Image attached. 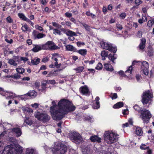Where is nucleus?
I'll list each match as a JSON object with an SVG mask.
<instances>
[{
    "instance_id": "obj_7",
    "label": "nucleus",
    "mask_w": 154,
    "mask_h": 154,
    "mask_svg": "<svg viewBox=\"0 0 154 154\" xmlns=\"http://www.w3.org/2000/svg\"><path fill=\"white\" fill-rule=\"evenodd\" d=\"M140 113V117L141 118L143 122L148 123L152 117V115L150 112L148 110L144 109L141 111Z\"/></svg>"
},
{
    "instance_id": "obj_25",
    "label": "nucleus",
    "mask_w": 154,
    "mask_h": 154,
    "mask_svg": "<svg viewBox=\"0 0 154 154\" xmlns=\"http://www.w3.org/2000/svg\"><path fill=\"white\" fill-rule=\"evenodd\" d=\"M149 68V65L148 63L146 61H143L142 63V65L141 66V69L144 68L148 69Z\"/></svg>"
},
{
    "instance_id": "obj_24",
    "label": "nucleus",
    "mask_w": 154,
    "mask_h": 154,
    "mask_svg": "<svg viewBox=\"0 0 154 154\" xmlns=\"http://www.w3.org/2000/svg\"><path fill=\"white\" fill-rule=\"evenodd\" d=\"M136 134L138 136H141L143 134V131L141 128L140 127H138L136 129Z\"/></svg>"
},
{
    "instance_id": "obj_18",
    "label": "nucleus",
    "mask_w": 154,
    "mask_h": 154,
    "mask_svg": "<svg viewBox=\"0 0 154 154\" xmlns=\"http://www.w3.org/2000/svg\"><path fill=\"white\" fill-rule=\"evenodd\" d=\"M154 51L152 48L151 46H149L147 48V55L150 57L153 56Z\"/></svg>"
},
{
    "instance_id": "obj_47",
    "label": "nucleus",
    "mask_w": 154,
    "mask_h": 154,
    "mask_svg": "<svg viewBox=\"0 0 154 154\" xmlns=\"http://www.w3.org/2000/svg\"><path fill=\"white\" fill-rule=\"evenodd\" d=\"M58 54L57 53H54V54H53V56L51 58V59L52 60H54V61H55V62H57L58 61V59H57V58L55 57V56L57 55Z\"/></svg>"
},
{
    "instance_id": "obj_43",
    "label": "nucleus",
    "mask_w": 154,
    "mask_h": 154,
    "mask_svg": "<svg viewBox=\"0 0 154 154\" xmlns=\"http://www.w3.org/2000/svg\"><path fill=\"white\" fill-rule=\"evenodd\" d=\"M61 70V69H57L56 70L54 71H53V74L52 75V76H57L58 75V73H57V72H58V71H60Z\"/></svg>"
},
{
    "instance_id": "obj_64",
    "label": "nucleus",
    "mask_w": 154,
    "mask_h": 154,
    "mask_svg": "<svg viewBox=\"0 0 154 154\" xmlns=\"http://www.w3.org/2000/svg\"><path fill=\"white\" fill-rule=\"evenodd\" d=\"M142 2L140 0H135V4L137 5H139L142 3Z\"/></svg>"
},
{
    "instance_id": "obj_19",
    "label": "nucleus",
    "mask_w": 154,
    "mask_h": 154,
    "mask_svg": "<svg viewBox=\"0 0 154 154\" xmlns=\"http://www.w3.org/2000/svg\"><path fill=\"white\" fill-rule=\"evenodd\" d=\"M40 62V59L35 57L33 59L31 60V63L33 65H37Z\"/></svg>"
},
{
    "instance_id": "obj_20",
    "label": "nucleus",
    "mask_w": 154,
    "mask_h": 154,
    "mask_svg": "<svg viewBox=\"0 0 154 154\" xmlns=\"http://www.w3.org/2000/svg\"><path fill=\"white\" fill-rule=\"evenodd\" d=\"M27 95L31 97L34 98L37 95V93L34 90L30 91L27 93Z\"/></svg>"
},
{
    "instance_id": "obj_27",
    "label": "nucleus",
    "mask_w": 154,
    "mask_h": 154,
    "mask_svg": "<svg viewBox=\"0 0 154 154\" xmlns=\"http://www.w3.org/2000/svg\"><path fill=\"white\" fill-rule=\"evenodd\" d=\"M16 70L18 73L21 74H22L25 71L24 69L22 67L17 68Z\"/></svg>"
},
{
    "instance_id": "obj_54",
    "label": "nucleus",
    "mask_w": 154,
    "mask_h": 154,
    "mask_svg": "<svg viewBox=\"0 0 154 154\" xmlns=\"http://www.w3.org/2000/svg\"><path fill=\"white\" fill-rule=\"evenodd\" d=\"M45 82H46V83H42L41 85L42 88V89H44V90L46 88V86L47 85L46 84L47 83H48V82H47L46 81Z\"/></svg>"
},
{
    "instance_id": "obj_42",
    "label": "nucleus",
    "mask_w": 154,
    "mask_h": 154,
    "mask_svg": "<svg viewBox=\"0 0 154 154\" xmlns=\"http://www.w3.org/2000/svg\"><path fill=\"white\" fill-rule=\"evenodd\" d=\"M6 20L8 23H12L13 22V20L10 16H8L6 18Z\"/></svg>"
},
{
    "instance_id": "obj_34",
    "label": "nucleus",
    "mask_w": 154,
    "mask_h": 154,
    "mask_svg": "<svg viewBox=\"0 0 154 154\" xmlns=\"http://www.w3.org/2000/svg\"><path fill=\"white\" fill-rule=\"evenodd\" d=\"M6 93H8L9 94H12V95H10L8 97V98L9 99H13L15 97V94H13V93L12 92L9 91H6Z\"/></svg>"
},
{
    "instance_id": "obj_53",
    "label": "nucleus",
    "mask_w": 154,
    "mask_h": 154,
    "mask_svg": "<svg viewBox=\"0 0 154 154\" xmlns=\"http://www.w3.org/2000/svg\"><path fill=\"white\" fill-rule=\"evenodd\" d=\"M46 81L48 83H49L52 85H54L56 83L55 80L54 79L50 80L48 81Z\"/></svg>"
},
{
    "instance_id": "obj_46",
    "label": "nucleus",
    "mask_w": 154,
    "mask_h": 154,
    "mask_svg": "<svg viewBox=\"0 0 154 154\" xmlns=\"http://www.w3.org/2000/svg\"><path fill=\"white\" fill-rule=\"evenodd\" d=\"M65 16L66 17H67L68 18H70L72 17V14L71 13L66 12L64 14Z\"/></svg>"
},
{
    "instance_id": "obj_57",
    "label": "nucleus",
    "mask_w": 154,
    "mask_h": 154,
    "mask_svg": "<svg viewBox=\"0 0 154 154\" xmlns=\"http://www.w3.org/2000/svg\"><path fill=\"white\" fill-rule=\"evenodd\" d=\"M49 60V59L48 58V57H44V58L42 60V62H43V63H46L47 62H48V61Z\"/></svg>"
},
{
    "instance_id": "obj_35",
    "label": "nucleus",
    "mask_w": 154,
    "mask_h": 154,
    "mask_svg": "<svg viewBox=\"0 0 154 154\" xmlns=\"http://www.w3.org/2000/svg\"><path fill=\"white\" fill-rule=\"evenodd\" d=\"M101 56L102 57V59L103 60H105L106 59V51L104 50L101 52Z\"/></svg>"
},
{
    "instance_id": "obj_1",
    "label": "nucleus",
    "mask_w": 154,
    "mask_h": 154,
    "mask_svg": "<svg viewBox=\"0 0 154 154\" xmlns=\"http://www.w3.org/2000/svg\"><path fill=\"white\" fill-rule=\"evenodd\" d=\"M57 106L58 110L50 111L53 119L56 121L61 120L69 112L74 111L76 109L72 101L68 99H62L58 102Z\"/></svg>"
},
{
    "instance_id": "obj_6",
    "label": "nucleus",
    "mask_w": 154,
    "mask_h": 154,
    "mask_svg": "<svg viewBox=\"0 0 154 154\" xmlns=\"http://www.w3.org/2000/svg\"><path fill=\"white\" fill-rule=\"evenodd\" d=\"M35 116L38 120L44 123L48 122L51 119L50 116L45 113L38 112L35 115Z\"/></svg>"
},
{
    "instance_id": "obj_40",
    "label": "nucleus",
    "mask_w": 154,
    "mask_h": 154,
    "mask_svg": "<svg viewBox=\"0 0 154 154\" xmlns=\"http://www.w3.org/2000/svg\"><path fill=\"white\" fill-rule=\"evenodd\" d=\"M28 27L27 25L26 24L23 26H22L21 28V29L23 30V31L25 32L28 30Z\"/></svg>"
},
{
    "instance_id": "obj_59",
    "label": "nucleus",
    "mask_w": 154,
    "mask_h": 154,
    "mask_svg": "<svg viewBox=\"0 0 154 154\" xmlns=\"http://www.w3.org/2000/svg\"><path fill=\"white\" fill-rule=\"evenodd\" d=\"M85 44L84 42H77V45L78 47H80L81 45H85Z\"/></svg>"
},
{
    "instance_id": "obj_55",
    "label": "nucleus",
    "mask_w": 154,
    "mask_h": 154,
    "mask_svg": "<svg viewBox=\"0 0 154 154\" xmlns=\"http://www.w3.org/2000/svg\"><path fill=\"white\" fill-rule=\"evenodd\" d=\"M88 70L89 71L88 73V74H90L91 73L94 74L95 72L94 69H88Z\"/></svg>"
},
{
    "instance_id": "obj_15",
    "label": "nucleus",
    "mask_w": 154,
    "mask_h": 154,
    "mask_svg": "<svg viewBox=\"0 0 154 154\" xmlns=\"http://www.w3.org/2000/svg\"><path fill=\"white\" fill-rule=\"evenodd\" d=\"M90 140L92 142L100 143L101 142L100 138L96 135L91 136L90 138Z\"/></svg>"
},
{
    "instance_id": "obj_30",
    "label": "nucleus",
    "mask_w": 154,
    "mask_h": 154,
    "mask_svg": "<svg viewBox=\"0 0 154 154\" xmlns=\"http://www.w3.org/2000/svg\"><path fill=\"white\" fill-rule=\"evenodd\" d=\"M113 70L112 66L110 64L106 63V70L112 72Z\"/></svg>"
},
{
    "instance_id": "obj_14",
    "label": "nucleus",
    "mask_w": 154,
    "mask_h": 154,
    "mask_svg": "<svg viewBox=\"0 0 154 154\" xmlns=\"http://www.w3.org/2000/svg\"><path fill=\"white\" fill-rule=\"evenodd\" d=\"M100 98L99 97H96L95 99L96 102L93 105L92 107L93 109H97L100 107L99 100Z\"/></svg>"
},
{
    "instance_id": "obj_51",
    "label": "nucleus",
    "mask_w": 154,
    "mask_h": 154,
    "mask_svg": "<svg viewBox=\"0 0 154 154\" xmlns=\"http://www.w3.org/2000/svg\"><path fill=\"white\" fill-rule=\"evenodd\" d=\"M148 69L144 68L143 69H141L143 71L144 74L145 75H148L149 73V72L148 70Z\"/></svg>"
},
{
    "instance_id": "obj_16",
    "label": "nucleus",
    "mask_w": 154,
    "mask_h": 154,
    "mask_svg": "<svg viewBox=\"0 0 154 154\" xmlns=\"http://www.w3.org/2000/svg\"><path fill=\"white\" fill-rule=\"evenodd\" d=\"M140 41L141 42L139 45V47L140 49L143 50L145 48L146 40L145 38H142L140 40Z\"/></svg>"
},
{
    "instance_id": "obj_41",
    "label": "nucleus",
    "mask_w": 154,
    "mask_h": 154,
    "mask_svg": "<svg viewBox=\"0 0 154 154\" xmlns=\"http://www.w3.org/2000/svg\"><path fill=\"white\" fill-rule=\"evenodd\" d=\"M140 148L141 149L145 150L146 149H149V146H146V145L145 144H142L140 146Z\"/></svg>"
},
{
    "instance_id": "obj_29",
    "label": "nucleus",
    "mask_w": 154,
    "mask_h": 154,
    "mask_svg": "<svg viewBox=\"0 0 154 154\" xmlns=\"http://www.w3.org/2000/svg\"><path fill=\"white\" fill-rule=\"evenodd\" d=\"M8 63L9 64L11 65H13L14 66H16L17 65V63H15V61L13 59H9Z\"/></svg>"
},
{
    "instance_id": "obj_58",
    "label": "nucleus",
    "mask_w": 154,
    "mask_h": 154,
    "mask_svg": "<svg viewBox=\"0 0 154 154\" xmlns=\"http://www.w3.org/2000/svg\"><path fill=\"white\" fill-rule=\"evenodd\" d=\"M120 17L122 19H123L125 18L126 16V14L125 13H122L120 15Z\"/></svg>"
},
{
    "instance_id": "obj_17",
    "label": "nucleus",
    "mask_w": 154,
    "mask_h": 154,
    "mask_svg": "<svg viewBox=\"0 0 154 154\" xmlns=\"http://www.w3.org/2000/svg\"><path fill=\"white\" fill-rule=\"evenodd\" d=\"M66 50L68 51L74 52L77 51V49L71 45H66Z\"/></svg>"
},
{
    "instance_id": "obj_23",
    "label": "nucleus",
    "mask_w": 154,
    "mask_h": 154,
    "mask_svg": "<svg viewBox=\"0 0 154 154\" xmlns=\"http://www.w3.org/2000/svg\"><path fill=\"white\" fill-rule=\"evenodd\" d=\"M124 106V104L123 102H119L115 104L113 106V108L114 109H118L123 107Z\"/></svg>"
},
{
    "instance_id": "obj_52",
    "label": "nucleus",
    "mask_w": 154,
    "mask_h": 154,
    "mask_svg": "<svg viewBox=\"0 0 154 154\" xmlns=\"http://www.w3.org/2000/svg\"><path fill=\"white\" fill-rule=\"evenodd\" d=\"M132 69V67L131 66L129 67L128 69L125 71V73H128L129 74H131V70Z\"/></svg>"
},
{
    "instance_id": "obj_22",
    "label": "nucleus",
    "mask_w": 154,
    "mask_h": 154,
    "mask_svg": "<svg viewBox=\"0 0 154 154\" xmlns=\"http://www.w3.org/2000/svg\"><path fill=\"white\" fill-rule=\"evenodd\" d=\"M18 15L19 17L23 20L27 22L29 19L26 17L22 13H19Z\"/></svg>"
},
{
    "instance_id": "obj_38",
    "label": "nucleus",
    "mask_w": 154,
    "mask_h": 154,
    "mask_svg": "<svg viewBox=\"0 0 154 154\" xmlns=\"http://www.w3.org/2000/svg\"><path fill=\"white\" fill-rule=\"evenodd\" d=\"M31 121L29 119V117H26L24 120V122L27 125H31Z\"/></svg>"
},
{
    "instance_id": "obj_48",
    "label": "nucleus",
    "mask_w": 154,
    "mask_h": 154,
    "mask_svg": "<svg viewBox=\"0 0 154 154\" xmlns=\"http://www.w3.org/2000/svg\"><path fill=\"white\" fill-rule=\"evenodd\" d=\"M83 26L85 27V29L87 31H90V28L89 26L86 24H82Z\"/></svg>"
},
{
    "instance_id": "obj_3",
    "label": "nucleus",
    "mask_w": 154,
    "mask_h": 154,
    "mask_svg": "<svg viewBox=\"0 0 154 154\" xmlns=\"http://www.w3.org/2000/svg\"><path fill=\"white\" fill-rule=\"evenodd\" d=\"M22 152V147L20 145L16 148L8 145L4 148L2 154H20Z\"/></svg>"
},
{
    "instance_id": "obj_61",
    "label": "nucleus",
    "mask_w": 154,
    "mask_h": 154,
    "mask_svg": "<svg viewBox=\"0 0 154 154\" xmlns=\"http://www.w3.org/2000/svg\"><path fill=\"white\" fill-rule=\"evenodd\" d=\"M116 26L118 29L119 30H122V25L119 23L116 24Z\"/></svg>"
},
{
    "instance_id": "obj_36",
    "label": "nucleus",
    "mask_w": 154,
    "mask_h": 154,
    "mask_svg": "<svg viewBox=\"0 0 154 154\" xmlns=\"http://www.w3.org/2000/svg\"><path fill=\"white\" fill-rule=\"evenodd\" d=\"M14 59L18 63H20L21 62V57L18 56H14Z\"/></svg>"
},
{
    "instance_id": "obj_44",
    "label": "nucleus",
    "mask_w": 154,
    "mask_h": 154,
    "mask_svg": "<svg viewBox=\"0 0 154 154\" xmlns=\"http://www.w3.org/2000/svg\"><path fill=\"white\" fill-rule=\"evenodd\" d=\"M73 31L70 30H68L67 31L66 33V34L67 36H72L73 35Z\"/></svg>"
},
{
    "instance_id": "obj_9",
    "label": "nucleus",
    "mask_w": 154,
    "mask_h": 154,
    "mask_svg": "<svg viewBox=\"0 0 154 154\" xmlns=\"http://www.w3.org/2000/svg\"><path fill=\"white\" fill-rule=\"evenodd\" d=\"M67 150V147L65 145L61 144L60 146L54 148V154H65Z\"/></svg>"
},
{
    "instance_id": "obj_37",
    "label": "nucleus",
    "mask_w": 154,
    "mask_h": 154,
    "mask_svg": "<svg viewBox=\"0 0 154 154\" xmlns=\"http://www.w3.org/2000/svg\"><path fill=\"white\" fill-rule=\"evenodd\" d=\"M103 67V65L101 63H99L97 65V66L95 67V69H96L100 70L102 69Z\"/></svg>"
},
{
    "instance_id": "obj_33",
    "label": "nucleus",
    "mask_w": 154,
    "mask_h": 154,
    "mask_svg": "<svg viewBox=\"0 0 154 154\" xmlns=\"http://www.w3.org/2000/svg\"><path fill=\"white\" fill-rule=\"evenodd\" d=\"M54 32L53 34L55 35L58 34L59 35H61L62 34V33L60 30L57 29H53Z\"/></svg>"
},
{
    "instance_id": "obj_45",
    "label": "nucleus",
    "mask_w": 154,
    "mask_h": 154,
    "mask_svg": "<svg viewBox=\"0 0 154 154\" xmlns=\"http://www.w3.org/2000/svg\"><path fill=\"white\" fill-rule=\"evenodd\" d=\"M142 35V33L141 31L140 30L138 31L137 33L136 36L139 38L141 37Z\"/></svg>"
},
{
    "instance_id": "obj_63",
    "label": "nucleus",
    "mask_w": 154,
    "mask_h": 154,
    "mask_svg": "<svg viewBox=\"0 0 154 154\" xmlns=\"http://www.w3.org/2000/svg\"><path fill=\"white\" fill-rule=\"evenodd\" d=\"M40 83L38 81H36L35 83V85L36 88H38L40 86Z\"/></svg>"
},
{
    "instance_id": "obj_4",
    "label": "nucleus",
    "mask_w": 154,
    "mask_h": 154,
    "mask_svg": "<svg viewBox=\"0 0 154 154\" xmlns=\"http://www.w3.org/2000/svg\"><path fill=\"white\" fill-rule=\"evenodd\" d=\"M106 50L112 52V54H109L108 55V58L109 60L114 63V60L116 59V57L115 56V53L117 51V49L116 46H113V44L108 42L106 43ZM108 53L106 52V57H107Z\"/></svg>"
},
{
    "instance_id": "obj_56",
    "label": "nucleus",
    "mask_w": 154,
    "mask_h": 154,
    "mask_svg": "<svg viewBox=\"0 0 154 154\" xmlns=\"http://www.w3.org/2000/svg\"><path fill=\"white\" fill-rule=\"evenodd\" d=\"M91 119V118L90 116H87L84 118V120L88 121H90Z\"/></svg>"
},
{
    "instance_id": "obj_28",
    "label": "nucleus",
    "mask_w": 154,
    "mask_h": 154,
    "mask_svg": "<svg viewBox=\"0 0 154 154\" xmlns=\"http://www.w3.org/2000/svg\"><path fill=\"white\" fill-rule=\"evenodd\" d=\"M133 108L135 110L138 111L139 113H140L141 111L143 110V109H141V108L137 105H135L133 106Z\"/></svg>"
},
{
    "instance_id": "obj_11",
    "label": "nucleus",
    "mask_w": 154,
    "mask_h": 154,
    "mask_svg": "<svg viewBox=\"0 0 154 154\" xmlns=\"http://www.w3.org/2000/svg\"><path fill=\"white\" fill-rule=\"evenodd\" d=\"M32 35L34 40L42 38L45 36V34L39 33L38 31L35 30L32 32Z\"/></svg>"
},
{
    "instance_id": "obj_8",
    "label": "nucleus",
    "mask_w": 154,
    "mask_h": 154,
    "mask_svg": "<svg viewBox=\"0 0 154 154\" xmlns=\"http://www.w3.org/2000/svg\"><path fill=\"white\" fill-rule=\"evenodd\" d=\"M153 97L152 94L148 90L144 91L141 100L143 104L144 105L148 103L151 98Z\"/></svg>"
},
{
    "instance_id": "obj_39",
    "label": "nucleus",
    "mask_w": 154,
    "mask_h": 154,
    "mask_svg": "<svg viewBox=\"0 0 154 154\" xmlns=\"http://www.w3.org/2000/svg\"><path fill=\"white\" fill-rule=\"evenodd\" d=\"M24 110L25 112L29 113H32L33 112V110L32 109L28 107H26L24 109Z\"/></svg>"
},
{
    "instance_id": "obj_50",
    "label": "nucleus",
    "mask_w": 154,
    "mask_h": 154,
    "mask_svg": "<svg viewBox=\"0 0 154 154\" xmlns=\"http://www.w3.org/2000/svg\"><path fill=\"white\" fill-rule=\"evenodd\" d=\"M154 22L153 20H149L148 21L147 23V25L149 27H151L153 24H154Z\"/></svg>"
},
{
    "instance_id": "obj_49",
    "label": "nucleus",
    "mask_w": 154,
    "mask_h": 154,
    "mask_svg": "<svg viewBox=\"0 0 154 154\" xmlns=\"http://www.w3.org/2000/svg\"><path fill=\"white\" fill-rule=\"evenodd\" d=\"M13 78L16 79H19L20 77V76L18 73L14 74L13 75Z\"/></svg>"
},
{
    "instance_id": "obj_31",
    "label": "nucleus",
    "mask_w": 154,
    "mask_h": 154,
    "mask_svg": "<svg viewBox=\"0 0 154 154\" xmlns=\"http://www.w3.org/2000/svg\"><path fill=\"white\" fill-rule=\"evenodd\" d=\"M84 68L83 66H79L75 69V70L76 71L77 73H80L82 72L83 69Z\"/></svg>"
},
{
    "instance_id": "obj_62",
    "label": "nucleus",
    "mask_w": 154,
    "mask_h": 154,
    "mask_svg": "<svg viewBox=\"0 0 154 154\" xmlns=\"http://www.w3.org/2000/svg\"><path fill=\"white\" fill-rule=\"evenodd\" d=\"M21 61H23L24 63L26 62V61L28 60V58L26 57H21Z\"/></svg>"
},
{
    "instance_id": "obj_60",
    "label": "nucleus",
    "mask_w": 154,
    "mask_h": 154,
    "mask_svg": "<svg viewBox=\"0 0 154 154\" xmlns=\"http://www.w3.org/2000/svg\"><path fill=\"white\" fill-rule=\"evenodd\" d=\"M5 41H6L9 44H12L13 43V40L12 39H11L10 40H9L8 39L5 38Z\"/></svg>"
},
{
    "instance_id": "obj_5",
    "label": "nucleus",
    "mask_w": 154,
    "mask_h": 154,
    "mask_svg": "<svg viewBox=\"0 0 154 154\" xmlns=\"http://www.w3.org/2000/svg\"><path fill=\"white\" fill-rule=\"evenodd\" d=\"M119 135L116 134L112 131H106V143L111 144L118 140Z\"/></svg>"
},
{
    "instance_id": "obj_32",
    "label": "nucleus",
    "mask_w": 154,
    "mask_h": 154,
    "mask_svg": "<svg viewBox=\"0 0 154 154\" xmlns=\"http://www.w3.org/2000/svg\"><path fill=\"white\" fill-rule=\"evenodd\" d=\"M52 106H51L50 108V111H51L52 110H55V108L56 106V102L55 101H53L52 102Z\"/></svg>"
},
{
    "instance_id": "obj_12",
    "label": "nucleus",
    "mask_w": 154,
    "mask_h": 154,
    "mask_svg": "<svg viewBox=\"0 0 154 154\" xmlns=\"http://www.w3.org/2000/svg\"><path fill=\"white\" fill-rule=\"evenodd\" d=\"M12 131L15 134L16 136L17 137H20L22 133L21 129L18 127L13 128L12 129Z\"/></svg>"
},
{
    "instance_id": "obj_26",
    "label": "nucleus",
    "mask_w": 154,
    "mask_h": 154,
    "mask_svg": "<svg viewBox=\"0 0 154 154\" xmlns=\"http://www.w3.org/2000/svg\"><path fill=\"white\" fill-rule=\"evenodd\" d=\"M26 154H36L35 150L32 149H28L26 151Z\"/></svg>"
},
{
    "instance_id": "obj_10",
    "label": "nucleus",
    "mask_w": 154,
    "mask_h": 154,
    "mask_svg": "<svg viewBox=\"0 0 154 154\" xmlns=\"http://www.w3.org/2000/svg\"><path fill=\"white\" fill-rule=\"evenodd\" d=\"M72 135V137H71V139L75 143L79 144L82 140V137L80 134L73 132Z\"/></svg>"
},
{
    "instance_id": "obj_13",
    "label": "nucleus",
    "mask_w": 154,
    "mask_h": 154,
    "mask_svg": "<svg viewBox=\"0 0 154 154\" xmlns=\"http://www.w3.org/2000/svg\"><path fill=\"white\" fill-rule=\"evenodd\" d=\"M79 91L83 94H87L89 92V90L86 86H83L79 88Z\"/></svg>"
},
{
    "instance_id": "obj_21",
    "label": "nucleus",
    "mask_w": 154,
    "mask_h": 154,
    "mask_svg": "<svg viewBox=\"0 0 154 154\" xmlns=\"http://www.w3.org/2000/svg\"><path fill=\"white\" fill-rule=\"evenodd\" d=\"M76 52L85 57L87 54V51L86 49H80L78 50H77Z\"/></svg>"
},
{
    "instance_id": "obj_2",
    "label": "nucleus",
    "mask_w": 154,
    "mask_h": 154,
    "mask_svg": "<svg viewBox=\"0 0 154 154\" xmlns=\"http://www.w3.org/2000/svg\"><path fill=\"white\" fill-rule=\"evenodd\" d=\"M32 45L33 47L31 49V51L35 53L37 52L42 50L52 51L60 48L52 41H48L44 44H32Z\"/></svg>"
}]
</instances>
